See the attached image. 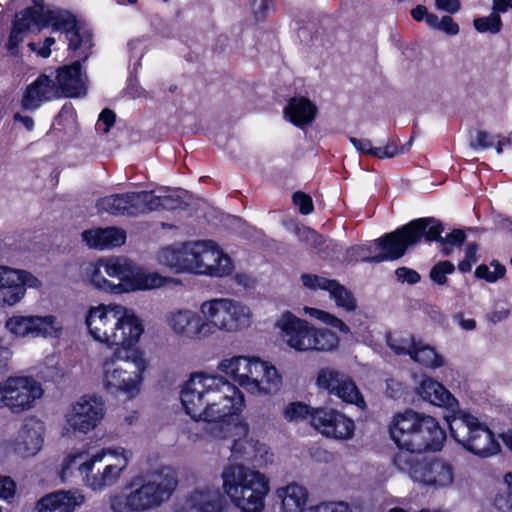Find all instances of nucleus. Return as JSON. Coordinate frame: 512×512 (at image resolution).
I'll use <instances>...</instances> for the list:
<instances>
[{"label":"nucleus","instance_id":"nucleus-1","mask_svg":"<svg viewBox=\"0 0 512 512\" xmlns=\"http://www.w3.org/2000/svg\"><path fill=\"white\" fill-rule=\"evenodd\" d=\"M88 335L114 349L98 365V381L104 392L132 400L140 395L149 359L137 347L145 333L144 319L133 308L110 302L90 306L85 314Z\"/></svg>","mask_w":512,"mask_h":512},{"label":"nucleus","instance_id":"nucleus-2","mask_svg":"<svg viewBox=\"0 0 512 512\" xmlns=\"http://www.w3.org/2000/svg\"><path fill=\"white\" fill-rule=\"evenodd\" d=\"M180 402L193 421L231 429V454L235 460L260 467L272 461L268 446L251 437L248 424L239 418L245 408V395L227 378L207 371L192 372L181 386Z\"/></svg>","mask_w":512,"mask_h":512},{"label":"nucleus","instance_id":"nucleus-3","mask_svg":"<svg viewBox=\"0 0 512 512\" xmlns=\"http://www.w3.org/2000/svg\"><path fill=\"white\" fill-rule=\"evenodd\" d=\"M252 307L241 300L215 297L202 301L196 311L187 306L174 307L164 316L169 332L180 340L196 341L219 331L238 334L254 323Z\"/></svg>","mask_w":512,"mask_h":512},{"label":"nucleus","instance_id":"nucleus-4","mask_svg":"<svg viewBox=\"0 0 512 512\" xmlns=\"http://www.w3.org/2000/svg\"><path fill=\"white\" fill-rule=\"evenodd\" d=\"M414 392L421 400L453 412L446 417L450 435L465 450L480 457L499 452L500 445L489 426L471 411L459 409L458 399L437 379L422 375Z\"/></svg>","mask_w":512,"mask_h":512},{"label":"nucleus","instance_id":"nucleus-5","mask_svg":"<svg viewBox=\"0 0 512 512\" xmlns=\"http://www.w3.org/2000/svg\"><path fill=\"white\" fill-rule=\"evenodd\" d=\"M132 450L121 445H110L92 450L81 447L69 452L62 460L60 475L63 480L76 469L83 485L101 493L118 484L128 471Z\"/></svg>","mask_w":512,"mask_h":512},{"label":"nucleus","instance_id":"nucleus-6","mask_svg":"<svg viewBox=\"0 0 512 512\" xmlns=\"http://www.w3.org/2000/svg\"><path fill=\"white\" fill-rule=\"evenodd\" d=\"M81 279L93 290L109 295L158 289L167 279L121 256H102L82 267Z\"/></svg>","mask_w":512,"mask_h":512},{"label":"nucleus","instance_id":"nucleus-7","mask_svg":"<svg viewBox=\"0 0 512 512\" xmlns=\"http://www.w3.org/2000/svg\"><path fill=\"white\" fill-rule=\"evenodd\" d=\"M159 266L174 273L223 278L235 270L232 258L214 240H190L161 248L156 254Z\"/></svg>","mask_w":512,"mask_h":512},{"label":"nucleus","instance_id":"nucleus-8","mask_svg":"<svg viewBox=\"0 0 512 512\" xmlns=\"http://www.w3.org/2000/svg\"><path fill=\"white\" fill-rule=\"evenodd\" d=\"M217 370L223 378H230L240 391L242 388L255 397L275 395L283 386V375L277 366L259 356H227L218 362Z\"/></svg>","mask_w":512,"mask_h":512},{"label":"nucleus","instance_id":"nucleus-9","mask_svg":"<svg viewBox=\"0 0 512 512\" xmlns=\"http://www.w3.org/2000/svg\"><path fill=\"white\" fill-rule=\"evenodd\" d=\"M388 431L394 444L409 453L438 452L446 441V432L436 418L412 409L396 413Z\"/></svg>","mask_w":512,"mask_h":512},{"label":"nucleus","instance_id":"nucleus-10","mask_svg":"<svg viewBox=\"0 0 512 512\" xmlns=\"http://www.w3.org/2000/svg\"><path fill=\"white\" fill-rule=\"evenodd\" d=\"M438 233L439 229L434 221L413 220L372 242L350 248L347 252L348 258L376 263L396 260L402 257L407 249L416 245L423 234L428 239H433Z\"/></svg>","mask_w":512,"mask_h":512},{"label":"nucleus","instance_id":"nucleus-11","mask_svg":"<svg viewBox=\"0 0 512 512\" xmlns=\"http://www.w3.org/2000/svg\"><path fill=\"white\" fill-rule=\"evenodd\" d=\"M223 493L240 512H263L270 493L269 477L253 468L230 464L221 473Z\"/></svg>","mask_w":512,"mask_h":512},{"label":"nucleus","instance_id":"nucleus-12","mask_svg":"<svg viewBox=\"0 0 512 512\" xmlns=\"http://www.w3.org/2000/svg\"><path fill=\"white\" fill-rule=\"evenodd\" d=\"M176 486L175 473L168 468L137 477L128 493H118L110 498V507L114 512L147 511L167 501Z\"/></svg>","mask_w":512,"mask_h":512},{"label":"nucleus","instance_id":"nucleus-13","mask_svg":"<svg viewBox=\"0 0 512 512\" xmlns=\"http://www.w3.org/2000/svg\"><path fill=\"white\" fill-rule=\"evenodd\" d=\"M274 328L281 343L296 353L332 352L340 344V338L334 331L316 327L288 310L277 316Z\"/></svg>","mask_w":512,"mask_h":512},{"label":"nucleus","instance_id":"nucleus-14","mask_svg":"<svg viewBox=\"0 0 512 512\" xmlns=\"http://www.w3.org/2000/svg\"><path fill=\"white\" fill-rule=\"evenodd\" d=\"M397 468L407 473L420 487L431 491H443L454 484L455 470L446 459L439 457L416 460L403 452L394 458Z\"/></svg>","mask_w":512,"mask_h":512},{"label":"nucleus","instance_id":"nucleus-15","mask_svg":"<svg viewBox=\"0 0 512 512\" xmlns=\"http://www.w3.org/2000/svg\"><path fill=\"white\" fill-rule=\"evenodd\" d=\"M45 393L43 384L29 374H14L0 381V410L19 415L33 410Z\"/></svg>","mask_w":512,"mask_h":512},{"label":"nucleus","instance_id":"nucleus-16","mask_svg":"<svg viewBox=\"0 0 512 512\" xmlns=\"http://www.w3.org/2000/svg\"><path fill=\"white\" fill-rule=\"evenodd\" d=\"M105 402L96 394H86L71 403L63 413L61 435L73 438L94 431L105 417Z\"/></svg>","mask_w":512,"mask_h":512},{"label":"nucleus","instance_id":"nucleus-17","mask_svg":"<svg viewBox=\"0 0 512 512\" xmlns=\"http://www.w3.org/2000/svg\"><path fill=\"white\" fill-rule=\"evenodd\" d=\"M42 281L25 269L0 264V307L11 308L21 303L27 289H40Z\"/></svg>","mask_w":512,"mask_h":512},{"label":"nucleus","instance_id":"nucleus-18","mask_svg":"<svg viewBox=\"0 0 512 512\" xmlns=\"http://www.w3.org/2000/svg\"><path fill=\"white\" fill-rule=\"evenodd\" d=\"M42 26L51 27L65 35L70 50L79 56L87 57L92 47V37L88 29L80 25L76 18L63 9L48 10Z\"/></svg>","mask_w":512,"mask_h":512},{"label":"nucleus","instance_id":"nucleus-19","mask_svg":"<svg viewBox=\"0 0 512 512\" xmlns=\"http://www.w3.org/2000/svg\"><path fill=\"white\" fill-rule=\"evenodd\" d=\"M315 384L319 390L336 396L343 402L366 407L365 400L352 378L346 373L333 367L320 368L316 373Z\"/></svg>","mask_w":512,"mask_h":512},{"label":"nucleus","instance_id":"nucleus-20","mask_svg":"<svg viewBox=\"0 0 512 512\" xmlns=\"http://www.w3.org/2000/svg\"><path fill=\"white\" fill-rule=\"evenodd\" d=\"M311 426L327 439L349 441L355 435L354 420L345 413L327 407H319L311 413Z\"/></svg>","mask_w":512,"mask_h":512},{"label":"nucleus","instance_id":"nucleus-21","mask_svg":"<svg viewBox=\"0 0 512 512\" xmlns=\"http://www.w3.org/2000/svg\"><path fill=\"white\" fill-rule=\"evenodd\" d=\"M46 425L37 416L26 417L13 441L12 449L21 458L36 456L44 446Z\"/></svg>","mask_w":512,"mask_h":512},{"label":"nucleus","instance_id":"nucleus-22","mask_svg":"<svg viewBox=\"0 0 512 512\" xmlns=\"http://www.w3.org/2000/svg\"><path fill=\"white\" fill-rule=\"evenodd\" d=\"M59 90L55 85L53 73L40 74L24 88L20 105L23 110L35 111L44 103L59 99Z\"/></svg>","mask_w":512,"mask_h":512},{"label":"nucleus","instance_id":"nucleus-23","mask_svg":"<svg viewBox=\"0 0 512 512\" xmlns=\"http://www.w3.org/2000/svg\"><path fill=\"white\" fill-rule=\"evenodd\" d=\"M221 510L220 492L209 485L196 488L177 504V512H221Z\"/></svg>","mask_w":512,"mask_h":512},{"label":"nucleus","instance_id":"nucleus-24","mask_svg":"<svg viewBox=\"0 0 512 512\" xmlns=\"http://www.w3.org/2000/svg\"><path fill=\"white\" fill-rule=\"evenodd\" d=\"M81 490H59L41 497L35 506L36 512H75L85 503Z\"/></svg>","mask_w":512,"mask_h":512},{"label":"nucleus","instance_id":"nucleus-25","mask_svg":"<svg viewBox=\"0 0 512 512\" xmlns=\"http://www.w3.org/2000/svg\"><path fill=\"white\" fill-rule=\"evenodd\" d=\"M82 241L91 249L98 251L112 250L125 244L126 231L120 227H95L84 230Z\"/></svg>","mask_w":512,"mask_h":512},{"label":"nucleus","instance_id":"nucleus-26","mask_svg":"<svg viewBox=\"0 0 512 512\" xmlns=\"http://www.w3.org/2000/svg\"><path fill=\"white\" fill-rule=\"evenodd\" d=\"M53 78L60 98L77 97L85 92L86 81L79 62L60 67L56 70L55 75L53 74Z\"/></svg>","mask_w":512,"mask_h":512},{"label":"nucleus","instance_id":"nucleus-27","mask_svg":"<svg viewBox=\"0 0 512 512\" xmlns=\"http://www.w3.org/2000/svg\"><path fill=\"white\" fill-rule=\"evenodd\" d=\"M317 114L316 104L304 96L292 97L283 109L284 119L300 129L311 125Z\"/></svg>","mask_w":512,"mask_h":512},{"label":"nucleus","instance_id":"nucleus-28","mask_svg":"<svg viewBox=\"0 0 512 512\" xmlns=\"http://www.w3.org/2000/svg\"><path fill=\"white\" fill-rule=\"evenodd\" d=\"M275 494L281 512H307L310 495L305 486L291 482L277 488Z\"/></svg>","mask_w":512,"mask_h":512},{"label":"nucleus","instance_id":"nucleus-29","mask_svg":"<svg viewBox=\"0 0 512 512\" xmlns=\"http://www.w3.org/2000/svg\"><path fill=\"white\" fill-rule=\"evenodd\" d=\"M45 19H38L30 10H24L16 16L12 31L8 41V49L14 50L23 40L26 32L40 31L46 26H42Z\"/></svg>","mask_w":512,"mask_h":512},{"label":"nucleus","instance_id":"nucleus-30","mask_svg":"<svg viewBox=\"0 0 512 512\" xmlns=\"http://www.w3.org/2000/svg\"><path fill=\"white\" fill-rule=\"evenodd\" d=\"M135 192L125 194H115L104 197L99 201L101 210L112 215H138V204L134 197Z\"/></svg>","mask_w":512,"mask_h":512},{"label":"nucleus","instance_id":"nucleus-31","mask_svg":"<svg viewBox=\"0 0 512 512\" xmlns=\"http://www.w3.org/2000/svg\"><path fill=\"white\" fill-rule=\"evenodd\" d=\"M134 197L138 204L137 206H139V209H137L138 215L159 208H174L177 202L174 195L167 191H163L160 194H154L149 191L135 192Z\"/></svg>","mask_w":512,"mask_h":512},{"label":"nucleus","instance_id":"nucleus-32","mask_svg":"<svg viewBox=\"0 0 512 512\" xmlns=\"http://www.w3.org/2000/svg\"><path fill=\"white\" fill-rule=\"evenodd\" d=\"M64 333L62 320L54 314H33V338L57 339Z\"/></svg>","mask_w":512,"mask_h":512},{"label":"nucleus","instance_id":"nucleus-33","mask_svg":"<svg viewBox=\"0 0 512 512\" xmlns=\"http://www.w3.org/2000/svg\"><path fill=\"white\" fill-rule=\"evenodd\" d=\"M410 358L417 364L432 370L442 368L447 360L444 355L439 353L434 346L417 340L411 350Z\"/></svg>","mask_w":512,"mask_h":512},{"label":"nucleus","instance_id":"nucleus-34","mask_svg":"<svg viewBox=\"0 0 512 512\" xmlns=\"http://www.w3.org/2000/svg\"><path fill=\"white\" fill-rule=\"evenodd\" d=\"M4 327L16 339L33 338V314L12 315L6 319Z\"/></svg>","mask_w":512,"mask_h":512},{"label":"nucleus","instance_id":"nucleus-35","mask_svg":"<svg viewBox=\"0 0 512 512\" xmlns=\"http://www.w3.org/2000/svg\"><path fill=\"white\" fill-rule=\"evenodd\" d=\"M512 144V134L506 137L493 136L484 131L476 133L475 137L471 140V146L475 149H487L495 146L497 153H502L504 148Z\"/></svg>","mask_w":512,"mask_h":512},{"label":"nucleus","instance_id":"nucleus-36","mask_svg":"<svg viewBox=\"0 0 512 512\" xmlns=\"http://www.w3.org/2000/svg\"><path fill=\"white\" fill-rule=\"evenodd\" d=\"M419 220H429L434 221L439 229V233L436 236V238L428 239L425 234L422 235V238H425L427 241H437L440 242L443 246V253L445 255L451 254L454 246H460L464 240H465V234L462 230H453L450 234H448L446 237H441V233L443 232V228L441 224L433 219V218H420Z\"/></svg>","mask_w":512,"mask_h":512},{"label":"nucleus","instance_id":"nucleus-37","mask_svg":"<svg viewBox=\"0 0 512 512\" xmlns=\"http://www.w3.org/2000/svg\"><path fill=\"white\" fill-rule=\"evenodd\" d=\"M303 311L304 314L337 329L339 332L343 334H349L351 332L350 327L343 320L327 311L308 306H305L303 308Z\"/></svg>","mask_w":512,"mask_h":512},{"label":"nucleus","instance_id":"nucleus-38","mask_svg":"<svg viewBox=\"0 0 512 512\" xmlns=\"http://www.w3.org/2000/svg\"><path fill=\"white\" fill-rule=\"evenodd\" d=\"M330 298L335 301L338 308L347 312L354 311L357 307L356 300L352 293L336 280L329 291Z\"/></svg>","mask_w":512,"mask_h":512},{"label":"nucleus","instance_id":"nucleus-39","mask_svg":"<svg viewBox=\"0 0 512 512\" xmlns=\"http://www.w3.org/2000/svg\"><path fill=\"white\" fill-rule=\"evenodd\" d=\"M473 26L477 32L482 34H498L502 30L503 23L500 15L492 10L488 16L475 18Z\"/></svg>","mask_w":512,"mask_h":512},{"label":"nucleus","instance_id":"nucleus-40","mask_svg":"<svg viewBox=\"0 0 512 512\" xmlns=\"http://www.w3.org/2000/svg\"><path fill=\"white\" fill-rule=\"evenodd\" d=\"M417 339L413 336L399 335V334H389L386 337L387 345L398 355H409L411 354V350L413 349Z\"/></svg>","mask_w":512,"mask_h":512},{"label":"nucleus","instance_id":"nucleus-41","mask_svg":"<svg viewBox=\"0 0 512 512\" xmlns=\"http://www.w3.org/2000/svg\"><path fill=\"white\" fill-rule=\"evenodd\" d=\"M505 489L500 490L495 498V507L502 512H512V473L504 478Z\"/></svg>","mask_w":512,"mask_h":512},{"label":"nucleus","instance_id":"nucleus-42","mask_svg":"<svg viewBox=\"0 0 512 512\" xmlns=\"http://www.w3.org/2000/svg\"><path fill=\"white\" fill-rule=\"evenodd\" d=\"M314 409L303 402H291L284 409V417L289 422H299L306 418L311 421V413Z\"/></svg>","mask_w":512,"mask_h":512},{"label":"nucleus","instance_id":"nucleus-43","mask_svg":"<svg viewBox=\"0 0 512 512\" xmlns=\"http://www.w3.org/2000/svg\"><path fill=\"white\" fill-rule=\"evenodd\" d=\"M506 269L497 261H492L490 265H480L476 268L475 274L478 278H483L488 282H495L505 275Z\"/></svg>","mask_w":512,"mask_h":512},{"label":"nucleus","instance_id":"nucleus-44","mask_svg":"<svg viewBox=\"0 0 512 512\" xmlns=\"http://www.w3.org/2000/svg\"><path fill=\"white\" fill-rule=\"evenodd\" d=\"M301 281L303 286L309 290H324L327 291L328 293L335 282V280L333 279H328L326 277L315 274H303L301 276Z\"/></svg>","mask_w":512,"mask_h":512},{"label":"nucleus","instance_id":"nucleus-45","mask_svg":"<svg viewBox=\"0 0 512 512\" xmlns=\"http://www.w3.org/2000/svg\"><path fill=\"white\" fill-rule=\"evenodd\" d=\"M454 265L449 261H440L430 271V278L438 285H444L447 281L446 276L453 273Z\"/></svg>","mask_w":512,"mask_h":512},{"label":"nucleus","instance_id":"nucleus-46","mask_svg":"<svg viewBox=\"0 0 512 512\" xmlns=\"http://www.w3.org/2000/svg\"><path fill=\"white\" fill-rule=\"evenodd\" d=\"M307 512H352L343 501L321 502L308 508Z\"/></svg>","mask_w":512,"mask_h":512},{"label":"nucleus","instance_id":"nucleus-47","mask_svg":"<svg viewBox=\"0 0 512 512\" xmlns=\"http://www.w3.org/2000/svg\"><path fill=\"white\" fill-rule=\"evenodd\" d=\"M293 202L298 206L300 213L303 215L310 214L314 209L312 198L303 192L294 193Z\"/></svg>","mask_w":512,"mask_h":512},{"label":"nucleus","instance_id":"nucleus-48","mask_svg":"<svg viewBox=\"0 0 512 512\" xmlns=\"http://www.w3.org/2000/svg\"><path fill=\"white\" fill-rule=\"evenodd\" d=\"M477 246L475 244H470L465 249V257L459 263L458 268L462 272H468L471 270L472 265L477 262Z\"/></svg>","mask_w":512,"mask_h":512},{"label":"nucleus","instance_id":"nucleus-49","mask_svg":"<svg viewBox=\"0 0 512 512\" xmlns=\"http://www.w3.org/2000/svg\"><path fill=\"white\" fill-rule=\"evenodd\" d=\"M396 278L399 282L416 284L420 281V275L413 269L401 267L395 271Z\"/></svg>","mask_w":512,"mask_h":512},{"label":"nucleus","instance_id":"nucleus-50","mask_svg":"<svg viewBox=\"0 0 512 512\" xmlns=\"http://www.w3.org/2000/svg\"><path fill=\"white\" fill-rule=\"evenodd\" d=\"M114 122L115 114L108 109L103 110L97 121L96 129L102 133H108Z\"/></svg>","mask_w":512,"mask_h":512},{"label":"nucleus","instance_id":"nucleus-51","mask_svg":"<svg viewBox=\"0 0 512 512\" xmlns=\"http://www.w3.org/2000/svg\"><path fill=\"white\" fill-rule=\"evenodd\" d=\"M56 43L55 38L47 37L41 46L34 42L28 44L29 48L42 58H48L51 55V47Z\"/></svg>","mask_w":512,"mask_h":512},{"label":"nucleus","instance_id":"nucleus-52","mask_svg":"<svg viewBox=\"0 0 512 512\" xmlns=\"http://www.w3.org/2000/svg\"><path fill=\"white\" fill-rule=\"evenodd\" d=\"M399 154V150L396 145L392 143H388L385 146L382 147H374L372 149L371 156L385 159V158H391Z\"/></svg>","mask_w":512,"mask_h":512},{"label":"nucleus","instance_id":"nucleus-53","mask_svg":"<svg viewBox=\"0 0 512 512\" xmlns=\"http://www.w3.org/2000/svg\"><path fill=\"white\" fill-rule=\"evenodd\" d=\"M15 493V483L10 477L0 476V499H10Z\"/></svg>","mask_w":512,"mask_h":512},{"label":"nucleus","instance_id":"nucleus-54","mask_svg":"<svg viewBox=\"0 0 512 512\" xmlns=\"http://www.w3.org/2000/svg\"><path fill=\"white\" fill-rule=\"evenodd\" d=\"M435 7L450 14L457 13L461 9L460 0H435Z\"/></svg>","mask_w":512,"mask_h":512},{"label":"nucleus","instance_id":"nucleus-55","mask_svg":"<svg viewBox=\"0 0 512 512\" xmlns=\"http://www.w3.org/2000/svg\"><path fill=\"white\" fill-rule=\"evenodd\" d=\"M438 29L448 35H457L459 33V25L450 16H443L440 19Z\"/></svg>","mask_w":512,"mask_h":512},{"label":"nucleus","instance_id":"nucleus-56","mask_svg":"<svg viewBox=\"0 0 512 512\" xmlns=\"http://www.w3.org/2000/svg\"><path fill=\"white\" fill-rule=\"evenodd\" d=\"M300 237L315 247H320L324 243L322 236L310 228H303L300 231Z\"/></svg>","mask_w":512,"mask_h":512},{"label":"nucleus","instance_id":"nucleus-57","mask_svg":"<svg viewBox=\"0 0 512 512\" xmlns=\"http://www.w3.org/2000/svg\"><path fill=\"white\" fill-rule=\"evenodd\" d=\"M350 142L357 151L371 155L373 145L369 139L350 137Z\"/></svg>","mask_w":512,"mask_h":512},{"label":"nucleus","instance_id":"nucleus-58","mask_svg":"<svg viewBox=\"0 0 512 512\" xmlns=\"http://www.w3.org/2000/svg\"><path fill=\"white\" fill-rule=\"evenodd\" d=\"M272 6V0H253V10L257 19H262Z\"/></svg>","mask_w":512,"mask_h":512},{"label":"nucleus","instance_id":"nucleus-59","mask_svg":"<svg viewBox=\"0 0 512 512\" xmlns=\"http://www.w3.org/2000/svg\"><path fill=\"white\" fill-rule=\"evenodd\" d=\"M453 319L462 330L472 331L476 328V321L473 318H466L462 313L456 314Z\"/></svg>","mask_w":512,"mask_h":512},{"label":"nucleus","instance_id":"nucleus-60","mask_svg":"<svg viewBox=\"0 0 512 512\" xmlns=\"http://www.w3.org/2000/svg\"><path fill=\"white\" fill-rule=\"evenodd\" d=\"M404 390V386L401 382L396 380H388L387 381V393L392 398H398L402 395Z\"/></svg>","mask_w":512,"mask_h":512},{"label":"nucleus","instance_id":"nucleus-61","mask_svg":"<svg viewBox=\"0 0 512 512\" xmlns=\"http://www.w3.org/2000/svg\"><path fill=\"white\" fill-rule=\"evenodd\" d=\"M34 8H28L38 19L42 20L46 18V12L48 10H55L56 8H45L42 5L43 0H32Z\"/></svg>","mask_w":512,"mask_h":512},{"label":"nucleus","instance_id":"nucleus-62","mask_svg":"<svg viewBox=\"0 0 512 512\" xmlns=\"http://www.w3.org/2000/svg\"><path fill=\"white\" fill-rule=\"evenodd\" d=\"M509 9H512V0H493L492 10L499 13H505Z\"/></svg>","mask_w":512,"mask_h":512},{"label":"nucleus","instance_id":"nucleus-63","mask_svg":"<svg viewBox=\"0 0 512 512\" xmlns=\"http://www.w3.org/2000/svg\"><path fill=\"white\" fill-rule=\"evenodd\" d=\"M14 120L20 122L28 131H31L34 128V121L29 116H24L20 113H16L14 115Z\"/></svg>","mask_w":512,"mask_h":512},{"label":"nucleus","instance_id":"nucleus-64","mask_svg":"<svg viewBox=\"0 0 512 512\" xmlns=\"http://www.w3.org/2000/svg\"><path fill=\"white\" fill-rule=\"evenodd\" d=\"M427 13L426 7L422 5H418L411 11V15L416 21L425 20Z\"/></svg>","mask_w":512,"mask_h":512}]
</instances>
